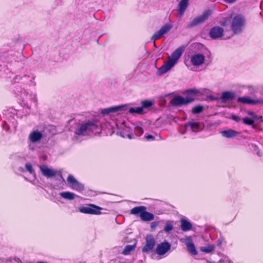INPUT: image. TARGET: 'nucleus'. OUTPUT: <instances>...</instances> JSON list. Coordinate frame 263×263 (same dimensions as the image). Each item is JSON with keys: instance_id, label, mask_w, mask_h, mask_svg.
Segmentation results:
<instances>
[{"instance_id": "a211bd4d", "label": "nucleus", "mask_w": 263, "mask_h": 263, "mask_svg": "<svg viewBox=\"0 0 263 263\" xmlns=\"http://www.w3.org/2000/svg\"><path fill=\"white\" fill-rule=\"evenodd\" d=\"M221 134L223 137L227 138H232L239 135L238 132L232 129L223 130L221 132Z\"/></svg>"}, {"instance_id": "f8f14e48", "label": "nucleus", "mask_w": 263, "mask_h": 263, "mask_svg": "<svg viewBox=\"0 0 263 263\" xmlns=\"http://www.w3.org/2000/svg\"><path fill=\"white\" fill-rule=\"evenodd\" d=\"M184 49L185 47L184 46L179 47L172 52L171 55L168 57V59L176 64L182 54Z\"/></svg>"}, {"instance_id": "423d86ee", "label": "nucleus", "mask_w": 263, "mask_h": 263, "mask_svg": "<svg viewBox=\"0 0 263 263\" xmlns=\"http://www.w3.org/2000/svg\"><path fill=\"white\" fill-rule=\"evenodd\" d=\"M195 98L192 97H187L186 98L177 96L174 97L171 101V103L175 106H180L183 105H186L193 102Z\"/></svg>"}, {"instance_id": "4468645a", "label": "nucleus", "mask_w": 263, "mask_h": 263, "mask_svg": "<svg viewBox=\"0 0 263 263\" xmlns=\"http://www.w3.org/2000/svg\"><path fill=\"white\" fill-rule=\"evenodd\" d=\"M205 60V57L202 54L197 53L192 55L191 62L193 65L198 66L202 65Z\"/></svg>"}, {"instance_id": "a19ab883", "label": "nucleus", "mask_w": 263, "mask_h": 263, "mask_svg": "<svg viewBox=\"0 0 263 263\" xmlns=\"http://www.w3.org/2000/svg\"><path fill=\"white\" fill-rule=\"evenodd\" d=\"M128 137L129 138V139H132V137L130 135H128Z\"/></svg>"}, {"instance_id": "37998d69", "label": "nucleus", "mask_w": 263, "mask_h": 263, "mask_svg": "<svg viewBox=\"0 0 263 263\" xmlns=\"http://www.w3.org/2000/svg\"><path fill=\"white\" fill-rule=\"evenodd\" d=\"M154 47H156L155 42H154Z\"/></svg>"}, {"instance_id": "f704fd0d", "label": "nucleus", "mask_w": 263, "mask_h": 263, "mask_svg": "<svg viewBox=\"0 0 263 263\" xmlns=\"http://www.w3.org/2000/svg\"><path fill=\"white\" fill-rule=\"evenodd\" d=\"M187 94L192 93L194 95H196L199 93V91L196 89H192L187 91Z\"/></svg>"}, {"instance_id": "4c0bfd02", "label": "nucleus", "mask_w": 263, "mask_h": 263, "mask_svg": "<svg viewBox=\"0 0 263 263\" xmlns=\"http://www.w3.org/2000/svg\"><path fill=\"white\" fill-rule=\"evenodd\" d=\"M145 138L148 141L154 140L155 139V137L151 135H148L145 136Z\"/></svg>"}, {"instance_id": "c9c22d12", "label": "nucleus", "mask_w": 263, "mask_h": 263, "mask_svg": "<svg viewBox=\"0 0 263 263\" xmlns=\"http://www.w3.org/2000/svg\"><path fill=\"white\" fill-rule=\"evenodd\" d=\"M159 224V221H154L151 223V228L152 229L154 230Z\"/></svg>"}, {"instance_id": "a878e982", "label": "nucleus", "mask_w": 263, "mask_h": 263, "mask_svg": "<svg viewBox=\"0 0 263 263\" xmlns=\"http://www.w3.org/2000/svg\"><path fill=\"white\" fill-rule=\"evenodd\" d=\"M60 195L62 197L69 200H72L74 198V194L69 192L61 193Z\"/></svg>"}, {"instance_id": "9d476101", "label": "nucleus", "mask_w": 263, "mask_h": 263, "mask_svg": "<svg viewBox=\"0 0 263 263\" xmlns=\"http://www.w3.org/2000/svg\"><path fill=\"white\" fill-rule=\"evenodd\" d=\"M171 247L170 243L164 241L158 244L156 249V253L159 255H163L168 252Z\"/></svg>"}, {"instance_id": "bb28decb", "label": "nucleus", "mask_w": 263, "mask_h": 263, "mask_svg": "<svg viewBox=\"0 0 263 263\" xmlns=\"http://www.w3.org/2000/svg\"><path fill=\"white\" fill-rule=\"evenodd\" d=\"M129 112L131 114L135 113L139 115H142L144 114L143 108L142 107L130 108L129 109Z\"/></svg>"}, {"instance_id": "dca6fc26", "label": "nucleus", "mask_w": 263, "mask_h": 263, "mask_svg": "<svg viewBox=\"0 0 263 263\" xmlns=\"http://www.w3.org/2000/svg\"><path fill=\"white\" fill-rule=\"evenodd\" d=\"M175 63L168 59V61L165 62L163 65L158 69L159 74L162 75L168 70H170L174 65Z\"/></svg>"}, {"instance_id": "39448f33", "label": "nucleus", "mask_w": 263, "mask_h": 263, "mask_svg": "<svg viewBox=\"0 0 263 263\" xmlns=\"http://www.w3.org/2000/svg\"><path fill=\"white\" fill-rule=\"evenodd\" d=\"M39 167L42 175L47 178H50L57 175L63 179L62 172L61 170L50 169L45 165H39Z\"/></svg>"}, {"instance_id": "7c9ffc66", "label": "nucleus", "mask_w": 263, "mask_h": 263, "mask_svg": "<svg viewBox=\"0 0 263 263\" xmlns=\"http://www.w3.org/2000/svg\"><path fill=\"white\" fill-rule=\"evenodd\" d=\"M141 107H143V108H148L152 106L153 102L149 100H144L141 102Z\"/></svg>"}, {"instance_id": "0eeeda50", "label": "nucleus", "mask_w": 263, "mask_h": 263, "mask_svg": "<svg viewBox=\"0 0 263 263\" xmlns=\"http://www.w3.org/2000/svg\"><path fill=\"white\" fill-rule=\"evenodd\" d=\"M102 209V208L96 205L89 204L87 206H83L80 208V211L85 214L99 215L101 213L100 210Z\"/></svg>"}, {"instance_id": "412c9836", "label": "nucleus", "mask_w": 263, "mask_h": 263, "mask_svg": "<svg viewBox=\"0 0 263 263\" xmlns=\"http://www.w3.org/2000/svg\"><path fill=\"white\" fill-rule=\"evenodd\" d=\"M188 0H181L178 5V13L180 15H182L185 11L187 6Z\"/></svg>"}, {"instance_id": "6e6552de", "label": "nucleus", "mask_w": 263, "mask_h": 263, "mask_svg": "<svg viewBox=\"0 0 263 263\" xmlns=\"http://www.w3.org/2000/svg\"><path fill=\"white\" fill-rule=\"evenodd\" d=\"M171 23H167L163 26L158 31L156 32L152 36L151 40L155 42L157 40L160 39L164 34L167 33L172 28Z\"/></svg>"}, {"instance_id": "393cba45", "label": "nucleus", "mask_w": 263, "mask_h": 263, "mask_svg": "<svg viewBox=\"0 0 263 263\" xmlns=\"http://www.w3.org/2000/svg\"><path fill=\"white\" fill-rule=\"evenodd\" d=\"M136 245H127L125 247L124 250L122 252V254L125 255H127L130 254V253L134 251L135 249Z\"/></svg>"}, {"instance_id": "79ce46f5", "label": "nucleus", "mask_w": 263, "mask_h": 263, "mask_svg": "<svg viewBox=\"0 0 263 263\" xmlns=\"http://www.w3.org/2000/svg\"><path fill=\"white\" fill-rule=\"evenodd\" d=\"M37 263H47V262H44V261H39Z\"/></svg>"}, {"instance_id": "c85d7f7f", "label": "nucleus", "mask_w": 263, "mask_h": 263, "mask_svg": "<svg viewBox=\"0 0 263 263\" xmlns=\"http://www.w3.org/2000/svg\"><path fill=\"white\" fill-rule=\"evenodd\" d=\"M203 110V107L201 105H198L192 108V111L194 114H198Z\"/></svg>"}, {"instance_id": "72a5a7b5", "label": "nucleus", "mask_w": 263, "mask_h": 263, "mask_svg": "<svg viewBox=\"0 0 263 263\" xmlns=\"http://www.w3.org/2000/svg\"><path fill=\"white\" fill-rule=\"evenodd\" d=\"M243 123L246 125H252L254 124V120L248 118H245L243 119Z\"/></svg>"}, {"instance_id": "473e14b6", "label": "nucleus", "mask_w": 263, "mask_h": 263, "mask_svg": "<svg viewBox=\"0 0 263 263\" xmlns=\"http://www.w3.org/2000/svg\"><path fill=\"white\" fill-rule=\"evenodd\" d=\"M135 132L137 135L141 136L143 133V129L141 126H137L135 127Z\"/></svg>"}, {"instance_id": "b1692460", "label": "nucleus", "mask_w": 263, "mask_h": 263, "mask_svg": "<svg viewBox=\"0 0 263 263\" xmlns=\"http://www.w3.org/2000/svg\"><path fill=\"white\" fill-rule=\"evenodd\" d=\"M215 249L213 245H208L207 246L201 247L200 250L205 253H210L212 252Z\"/></svg>"}, {"instance_id": "6ab92c4d", "label": "nucleus", "mask_w": 263, "mask_h": 263, "mask_svg": "<svg viewBox=\"0 0 263 263\" xmlns=\"http://www.w3.org/2000/svg\"><path fill=\"white\" fill-rule=\"evenodd\" d=\"M42 138V134L39 131L32 132L29 136V140L33 143L36 142Z\"/></svg>"}, {"instance_id": "cd10ccee", "label": "nucleus", "mask_w": 263, "mask_h": 263, "mask_svg": "<svg viewBox=\"0 0 263 263\" xmlns=\"http://www.w3.org/2000/svg\"><path fill=\"white\" fill-rule=\"evenodd\" d=\"M188 125L191 128L194 132H197L199 128L200 125L199 123L196 122H189L187 123Z\"/></svg>"}, {"instance_id": "c756f323", "label": "nucleus", "mask_w": 263, "mask_h": 263, "mask_svg": "<svg viewBox=\"0 0 263 263\" xmlns=\"http://www.w3.org/2000/svg\"><path fill=\"white\" fill-rule=\"evenodd\" d=\"M173 229V222L171 221H167L164 228V231L166 232L171 231Z\"/></svg>"}, {"instance_id": "e433bc0d", "label": "nucleus", "mask_w": 263, "mask_h": 263, "mask_svg": "<svg viewBox=\"0 0 263 263\" xmlns=\"http://www.w3.org/2000/svg\"><path fill=\"white\" fill-rule=\"evenodd\" d=\"M231 118L232 120H234L235 121H236L237 122H239L240 120V119L239 117H238L234 114L231 115Z\"/></svg>"}, {"instance_id": "aec40b11", "label": "nucleus", "mask_w": 263, "mask_h": 263, "mask_svg": "<svg viewBox=\"0 0 263 263\" xmlns=\"http://www.w3.org/2000/svg\"><path fill=\"white\" fill-rule=\"evenodd\" d=\"M181 225L180 227L183 231L186 232L190 231L192 228L191 223L184 218H181L180 220Z\"/></svg>"}, {"instance_id": "ddd939ff", "label": "nucleus", "mask_w": 263, "mask_h": 263, "mask_svg": "<svg viewBox=\"0 0 263 263\" xmlns=\"http://www.w3.org/2000/svg\"><path fill=\"white\" fill-rule=\"evenodd\" d=\"M155 246V240L152 235H148L146 237V244L142 248L143 253H146L152 250Z\"/></svg>"}, {"instance_id": "5701e85b", "label": "nucleus", "mask_w": 263, "mask_h": 263, "mask_svg": "<svg viewBox=\"0 0 263 263\" xmlns=\"http://www.w3.org/2000/svg\"><path fill=\"white\" fill-rule=\"evenodd\" d=\"M121 107H122V106H117L111 107L108 108H105L102 110V113L103 115H107V114H109L110 112H116V111L119 110Z\"/></svg>"}, {"instance_id": "58836bf2", "label": "nucleus", "mask_w": 263, "mask_h": 263, "mask_svg": "<svg viewBox=\"0 0 263 263\" xmlns=\"http://www.w3.org/2000/svg\"><path fill=\"white\" fill-rule=\"evenodd\" d=\"M248 115L252 117L254 119H255L257 118V116L255 115V114L254 112L252 111H249L248 112Z\"/></svg>"}, {"instance_id": "2eb2a0df", "label": "nucleus", "mask_w": 263, "mask_h": 263, "mask_svg": "<svg viewBox=\"0 0 263 263\" xmlns=\"http://www.w3.org/2000/svg\"><path fill=\"white\" fill-rule=\"evenodd\" d=\"M237 102L246 104H263V100H254L249 97H239L237 99Z\"/></svg>"}, {"instance_id": "f257e3e1", "label": "nucleus", "mask_w": 263, "mask_h": 263, "mask_svg": "<svg viewBox=\"0 0 263 263\" xmlns=\"http://www.w3.org/2000/svg\"><path fill=\"white\" fill-rule=\"evenodd\" d=\"M130 213L132 215L139 217L143 221H149L154 219L153 214L146 211V208L144 206H136L132 209Z\"/></svg>"}, {"instance_id": "7ed1b4c3", "label": "nucleus", "mask_w": 263, "mask_h": 263, "mask_svg": "<svg viewBox=\"0 0 263 263\" xmlns=\"http://www.w3.org/2000/svg\"><path fill=\"white\" fill-rule=\"evenodd\" d=\"M98 128V125L95 121H88L83 123L81 126L77 128L74 133L78 136L84 135L87 131L93 132Z\"/></svg>"}, {"instance_id": "2f4dec72", "label": "nucleus", "mask_w": 263, "mask_h": 263, "mask_svg": "<svg viewBox=\"0 0 263 263\" xmlns=\"http://www.w3.org/2000/svg\"><path fill=\"white\" fill-rule=\"evenodd\" d=\"M25 168L31 174L35 173V171L32 168V164L30 163H27L25 164Z\"/></svg>"}, {"instance_id": "9b49d317", "label": "nucleus", "mask_w": 263, "mask_h": 263, "mask_svg": "<svg viewBox=\"0 0 263 263\" xmlns=\"http://www.w3.org/2000/svg\"><path fill=\"white\" fill-rule=\"evenodd\" d=\"M224 30L219 26L212 28L209 32V35L212 39L215 40L221 37L223 35Z\"/></svg>"}, {"instance_id": "4be33fe9", "label": "nucleus", "mask_w": 263, "mask_h": 263, "mask_svg": "<svg viewBox=\"0 0 263 263\" xmlns=\"http://www.w3.org/2000/svg\"><path fill=\"white\" fill-rule=\"evenodd\" d=\"M187 249L188 251L192 255H196L198 254V252L195 249V245L192 240L186 243Z\"/></svg>"}, {"instance_id": "20e7f679", "label": "nucleus", "mask_w": 263, "mask_h": 263, "mask_svg": "<svg viewBox=\"0 0 263 263\" xmlns=\"http://www.w3.org/2000/svg\"><path fill=\"white\" fill-rule=\"evenodd\" d=\"M212 14V11L210 9H208L204 11L202 14L199 15L193 19L187 25V27L191 28L196 26L199 24H200L208 19Z\"/></svg>"}, {"instance_id": "ea45409f", "label": "nucleus", "mask_w": 263, "mask_h": 263, "mask_svg": "<svg viewBox=\"0 0 263 263\" xmlns=\"http://www.w3.org/2000/svg\"><path fill=\"white\" fill-rule=\"evenodd\" d=\"M225 2L229 3H232L235 2L236 0H224Z\"/></svg>"}, {"instance_id": "1a4fd4ad", "label": "nucleus", "mask_w": 263, "mask_h": 263, "mask_svg": "<svg viewBox=\"0 0 263 263\" xmlns=\"http://www.w3.org/2000/svg\"><path fill=\"white\" fill-rule=\"evenodd\" d=\"M67 182L70 187L74 190L81 192L84 189V185L78 182L72 175H68Z\"/></svg>"}, {"instance_id": "f3484780", "label": "nucleus", "mask_w": 263, "mask_h": 263, "mask_svg": "<svg viewBox=\"0 0 263 263\" xmlns=\"http://www.w3.org/2000/svg\"><path fill=\"white\" fill-rule=\"evenodd\" d=\"M235 97L236 95L234 92L227 91L222 92L220 99L222 103H226L228 101L233 100Z\"/></svg>"}, {"instance_id": "f03ea898", "label": "nucleus", "mask_w": 263, "mask_h": 263, "mask_svg": "<svg viewBox=\"0 0 263 263\" xmlns=\"http://www.w3.org/2000/svg\"><path fill=\"white\" fill-rule=\"evenodd\" d=\"M246 24V18L241 14L235 15L232 21L231 28L235 34H237L242 31Z\"/></svg>"}]
</instances>
